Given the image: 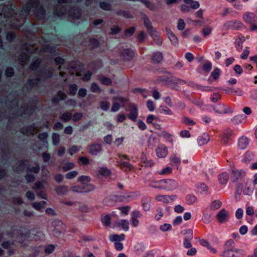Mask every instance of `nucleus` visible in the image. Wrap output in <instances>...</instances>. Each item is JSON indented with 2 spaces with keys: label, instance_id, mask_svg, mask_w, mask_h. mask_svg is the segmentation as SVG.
Segmentation results:
<instances>
[{
  "label": "nucleus",
  "instance_id": "obj_1",
  "mask_svg": "<svg viewBox=\"0 0 257 257\" xmlns=\"http://www.w3.org/2000/svg\"><path fill=\"white\" fill-rule=\"evenodd\" d=\"M15 6L11 5L4 6L0 15L11 18L8 23L13 28L18 29L25 23L27 16L31 11L34 12L38 20H43L45 17V10L39 5V0H30L24 6L19 14L15 13Z\"/></svg>",
  "mask_w": 257,
  "mask_h": 257
},
{
  "label": "nucleus",
  "instance_id": "obj_2",
  "mask_svg": "<svg viewBox=\"0 0 257 257\" xmlns=\"http://www.w3.org/2000/svg\"><path fill=\"white\" fill-rule=\"evenodd\" d=\"M8 102H6L7 107L8 108V112L10 114L14 115H23V114L30 115L33 111V106H21L19 109L18 103L19 100L16 92L10 93L8 96Z\"/></svg>",
  "mask_w": 257,
  "mask_h": 257
},
{
  "label": "nucleus",
  "instance_id": "obj_3",
  "mask_svg": "<svg viewBox=\"0 0 257 257\" xmlns=\"http://www.w3.org/2000/svg\"><path fill=\"white\" fill-rule=\"evenodd\" d=\"M31 230H25L22 229H13L8 234L13 241L20 244L21 247H26L27 244L25 243V241L28 240L31 237Z\"/></svg>",
  "mask_w": 257,
  "mask_h": 257
},
{
  "label": "nucleus",
  "instance_id": "obj_4",
  "mask_svg": "<svg viewBox=\"0 0 257 257\" xmlns=\"http://www.w3.org/2000/svg\"><path fill=\"white\" fill-rule=\"evenodd\" d=\"M23 48L26 50V52L22 53L19 57V60L22 66L25 65L27 61L29 59V53H34L37 50V48H35L34 46H28V45H24Z\"/></svg>",
  "mask_w": 257,
  "mask_h": 257
},
{
  "label": "nucleus",
  "instance_id": "obj_5",
  "mask_svg": "<svg viewBox=\"0 0 257 257\" xmlns=\"http://www.w3.org/2000/svg\"><path fill=\"white\" fill-rule=\"evenodd\" d=\"M54 229L53 234L55 237H59L61 234L65 232L66 230L65 224L60 220H55L52 222Z\"/></svg>",
  "mask_w": 257,
  "mask_h": 257
},
{
  "label": "nucleus",
  "instance_id": "obj_6",
  "mask_svg": "<svg viewBox=\"0 0 257 257\" xmlns=\"http://www.w3.org/2000/svg\"><path fill=\"white\" fill-rule=\"evenodd\" d=\"M161 183H162V188H163L164 190H173L176 189L178 186L177 183L173 179H163Z\"/></svg>",
  "mask_w": 257,
  "mask_h": 257
},
{
  "label": "nucleus",
  "instance_id": "obj_7",
  "mask_svg": "<svg viewBox=\"0 0 257 257\" xmlns=\"http://www.w3.org/2000/svg\"><path fill=\"white\" fill-rule=\"evenodd\" d=\"M127 111L129 112L128 117L134 121H136L138 116V109L137 106L134 103L128 105Z\"/></svg>",
  "mask_w": 257,
  "mask_h": 257
},
{
  "label": "nucleus",
  "instance_id": "obj_8",
  "mask_svg": "<svg viewBox=\"0 0 257 257\" xmlns=\"http://www.w3.org/2000/svg\"><path fill=\"white\" fill-rule=\"evenodd\" d=\"M40 81V78H37L35 79H30L24 85L23 88V91L24 92L30 91L32 89V88L37 86Z\"/></svg>",
  "mask_w": 257,
  "mask_h": 257
},
{
  "label": "nucleus",
  "instance_id": "obj_9",
  "mask_svg": "<svg viewBox=\"0 0 257 257\" xmlns=\"http://www.w3.org/2000/svg\"><path fill=\"white\" fill-rule=\"evenodd\" d=\"M243 253L242 250L238 249H227L222 253L224 257H240Z\"/></svg>",
  "mask_w": 257,
  "mask_h": 257
},
{
  "label": "nucleus",
  "instance_id": "obj_10",
  "mask_svg": "<svg viewBox=\"0 0 257 257\" xmlns=\"http://www.w3.org/2000/svg\"><path fill=\"white\" fill-rule=\"evenodd\" d=\"M120 56L124 61L132 59L135 56V52L131 49H124L120 52Z\"/></svg>",
  "mask_w": 257,
  "mask_h": 257
},
{
  "label": "nucleus",
  "instance_id": "obj_11",
  "mask_svg": "<svg viewBox=\"0 0 257 257\" xmlns=\"http://www.w3.org/2000/svg\"><path fill=\"white\" fill-rule=\"evenodd\" d=\"M40 129V127L35 126V124L33 123L30 126L22 128L21 132L26 136L33 135L37 131H39Z\"/></svg>",
  "mask_w": 257,
  "mask_h": 257
},
{
  "label": "nucleus",
  "instance_id": "obj_12",
  "mask_svg": "<svg viewBox=\"0 0 257 257\" xmlns=\"http://www.w3.org/2000/svg\"><path fill=\"white\" fill-rule=\"evenodd\" d=\"M224 27L226 30L230 29L238 30L243 27V25L240 22L234 21H229L224 24Z\"/></svg>",
  "mask_w": 257,
  "mask_h": 257
},
{
  "label": "nucleus",
  "instance_id": "obj_13",
  "mask_svg": "<svg viewBox=\"0 0 257 257\" xmlns=\"http://www.w3.org/2000/svg\"><path fill=\"white\" fill-rule=\"evenodd\" d=\"M28 163V161L26 160L18 161L13 167L14 171L17 173L24 171Z\"/></svg>",
  "mask_w": 257,
  "mask_h": 257
},
{
  "label": "nucleus",
  "instance_id": "obj_14",
  "mask_svg": "<svg viewBox=\"0 0 257 257\" xmlns=\"http://www.w3.org/2000/svg\"><path fill=\"white\" fill-rule=\"evenodd\" d=\"M245 175V172L239 171L238 170H233L231 174V180L232 182H235L241 179Z\"/></svg>",
  "mask_w": 257,
  "mask_h": 257
},
{
  "label": "nucleus",
  "instance_id": "obj_15",
  "mask_svg": "<svg viewBox=\"0 0 257 257\" xmlns=\"http://www.w3.org/2000/svg\"><path fill=\"white\" fill-rule=\"evenodd\" d=\"M228 217L229 213L225 209H222L216 215V218L220 223L226 222Z\"/></svg>",
  "mask_w": 257,
  "mask_h": 257
},
{
  "label": "nucleus",
  "instance_id": "obj_16",
  "mask_svg": "<svg viewBox=\"0 0 257 257\" xmlns=\"http://www.w3.org/2000/svg\"><path fill=\"white\" fill-rule=\"evenodd\" d=\"M142 19L143 20L144 25L149 34L156 31V30L153 27L149 18L146 14L142 15Z\"/></svg>",
  "mask_w": 257,
  "mask_h": 257
},
{
  "label": "nucleus",
  "instance_id": "obj_17",
  "mask_svg": "<svg viewBox=\"0 0 257 257\" xmlns=\"http://www.w3.org/2000/svg\"><path fill=\"white\" fill-rule=\"evenodd\" d=\"M102 151L101 145L98 144H91L89 146L88 152L92 155H96Z\"/></svg>",
  "mask_w": 257,
  "mask_h": 257
},
{
  "label": "nucleus",
  "instance_id": "obj_18",
  "mask_svg": "<svg viewBox=\"0 0 257 257\" xmlns=\"http://www.w3.org/2000/svg\"><path fill=\"white\" fill-rule=\"evenodd\" d=\"M81 15V10L78 7L72 8L69 11V17L73 20L78 19Z\"/></svg>",
  "mask_w": 257,
  "mask_h": 257
},
{
  "label": "nucleus",
  "instance_id": "obj_19",
  "mask_svg": "<svg viewBox=\"0 0 257 257\" xmlns=\"http://www.w3.org/2000/svg\"><path fill=\"white\" fill-rule=\"evenodd\" d=\"M243 20L247 23L252 24L257 20L255 15L251 13L246 12L243 16Z\"/></svg>",
  "mask_w": 257,
  "mask_h": 257
},
{
  "label": "nucleus",
  "instance_id": "obj_20",
  "mask_svg": "<svg viewBox=\"0 0 257 257\" xmlns=\"http://www.w3.org/2000/svg\"><path fill=\"white\" fill-rule=\"evenodd\" d=\"M117 165L124 171H131L133 169V166L130 163L122 160L117 162Z\"/></svg>",
  "mask_w": 257,
  "mask_h": 257
},
{
  "label": "nucleus",
  "instance_id": "obj_21",
  "mask_svg": "<svg viewBox=\"0 0 257 257\" xmlns=\"http://www.w3.org/2000/svg\"><path fill=\"white\" fill-rule=\"evenodd\" d=\"M157 156L160 158H165L168 154V150L165 146H162L156 150Z\"/></svg>",
  "mask_w": 257,
  "mask_h": 257
},
{
  "label": "nucleus",
  "instance_id": "obj_22",
  "mask_svg": "<svg viewBox=\"0 0 257 257\" xmlns=\"http://www.w3.org/2000/svg\"><path fill=\"white\" fill-rule=\"evenodd\" d=\"M210 141V137L207 133H204L198 138L197 142L199 146L206 144Z\"/></svg>",
  "mask_w": 257,
  "mask_h": 257
},
{
  "label": "nucleus",
  "instance_id": "obj_23",
  "mask_svg": "<svg viewBox=\"0 0 257 257\" xmlns=\"http://www.w3.org/2000/svg\"><path fill=\"white\" fill-rule=\"evenodd\" d=\"M166 34L172 44L175 46L177 45L178 44V40L177 37L170 29L166 28Z\"/></svg>",
  "mask_w": 257,
  "mask_h": 257
},
{
  "label": "nucleus",
  "instance_id": "obj_24",
  "mask_svg": "<svg viewBox=\"0 0 257 257\" xmlns=\"http://www.w3.org/2000/svg\"><path fill=\"white\" fill-rule=\"evenodd\" d=\"M163 55L162 52H156L153 54L152 60L155 64L160 63L163 60Z\"/></svg>",
  "mask_w": 257,
  "mask_h": 257
},
{
  "label": "nucleus",
  "instance_id": "obj_25",
  "mask_svg": "<svg viewBox=\"0 0 257 257\" xmlns=\"http://www.w3.org/2000/svg\"><path fill=\"white\" fill-rule=\"evenodd\" d=\"M66 13V9L63 6L58 5L56 7L54 11L55 15L58 16H61Z\"/></svg>",
  "mask_w": 257,
  "mask_h": 257
},
{
  "label": "nucleus",
  "instance_id": "obj_26",
  "mask_svg": "<svg viewBox=\"0 0 257 257\" xmlns=\"http://www.w3.org/2000/svg\"><path fill=\"white\" fill-rule=\"evenodd\" d=\"M170 164L178 167L181 163V159L176 155H172L170 157Z\"/></svg>",
  "mask_w": 257,
  "mask_h": 257
},
{
  "label": "nucleus",
  "instance_id": "obj_27",
  "mask_svg": "<svg viewBox=\"0 0 257 257\" xmlns=\"http://www.w3.org/2000/svg\"><path fill=\"white\" fill-rule=\"evenodd\" d=\"M56 193L59 195H62L66 194L68 191V187L64 185L59 186L55 188Z\"/></svg>",
  "mask_w": 257,
  "mask_h": 257
},
{
  "label": "nucleus",
  "instance_id": "obj_28",
  "mask_svg": "<svg viewBox=\"0 0 257 257\" xmlns=\"http://www.w3.org/2000/svg\"><path fill=\"white\" fill-rule=\"evenodd\" d=\"M40 168L39 164L38 163H35V166H29L27 168V172L28 173H34L35 174H38L40 171Z\"/></svg>",
  "mask_w": 257,
  "mask_h": 257
},
{
  "label": "nucleus",
  "instance_id": "obj_29",
  "mask_svg": "<svg viewBox=\"0 0 257 257\" xmlns=\"http://www.w3.org/2000/svg\"><path fill=\"white\" fill-rule=\"evenodd\" d=\"M98 175L104 176L105 177H109L111 172L110 170L106 167H101L98 171Z\"/></svg>",
  "mask_w": 257,
  "mask_h": 257
},
{
  "label": "nucleus",
  "instance_id": "obj_30",
  "mask_svg": "<svg viewBox=\"0 0 257 257\" xmlns=\"http://www.w3.org/2000/svg\"><path fill=\"white\" fill-rule=\"evenodd\" d=\"M232 132L230 129L225 130L222 135V139L225 143H227L230 140V137L232 135Z\"/></svg>",
  "mask_w": 257,
  "mask_h": 257
},
{
  "label": "nucleus",
  "instance_id": "obj_31",
  "mask_svg": "<svg viewBox=\"0 0 257 257\" xmlns=\"http://www.w3.org/2000/svg\"><path fill=\"white\" fill-rule=\"evenodd\" d=\"M248 144V140L247 138L242 137L238 140V146L241 149L246 148Z\"/></svg>",
  "mask_w": 257,
  "mask_h": 257
},
{
  "label": "nucleus",
  "instance_id": "obj_32",
  "mask_svg": "<svg viewBox=\"0 0 257 257\" xmlns=\"http://www.w3.org/2000/svg\"><path fill=\"white\" fill-rule=\"evenodd\" d=\"M115 224L117 226H120L123 229L127 230L128 229V221L126 220H121L120 221L115 222Z\"/></svg>",
  "mask_w": 257,
  "mask_h": 257
},
{
  "label": "nucleus",
  "instance_id": "obj_33",
  "mask_svg": "<svg viewBox=\"0 0 257 257\" xmlns=\"http://www.w3.org/2000/svg\"><path fill=\"white\" fill-rule=\"evenodd\" d=\"M229 178V175L226 173H222L218 176L219 181L222 184H226L228 181Z\"/></svg>",
  "mask_w": 257,
  "mask_h": 257
},
{
  "label": "nucleus",
  "instance_id": "obj_34",
  "mask_svg": "<svg viewBox=\"0 0 257 257\" xmlns=\"http://www.w3.org/2000/svg\"><path fill=\"white\" fill-rule=\"evenodd\" d=\"M98 80L101 82L102 84L105 85H111L112 81L111 79L106 77L103 76H99L98 77Z\"/></svg>",
  "mask_w": 257,
  "mask_h": 257
},
{
  "label": "nucleus",
  "instance_id": "obj_35",
  "mask_svg": "<svg viewBox=\"0 0 257 257\" xmlns=\"http://www.w3.org/2000/svg\"><path fill=\"white\" fill-rule=\"evenodd\" d=\"M150 35L153 39L155 43L158 46H161L162 44V41L160 39V38L158 36V33L156 31Z\"/></svg>",
  "mask_w": 257,
  "mask_h": 257
},
{
  "label": "nucleus",
  "instance_id": "obj_36",
  "mask_svg": "<svg viewBox=\"0 0 257 257\" xmlns=\"http://www.w3.org/2000/svg\"><path fill=\"white\" fill-rule=\"evenodd\" d=\"M46 204V202L42 201L39 202H34L32 204L33 207L37 210H41L43 208H44Z\"/></svg>",
  "mask_w": 257,
  "mask_h": 257
},
{
  "label": "nucleus",
  "instance_id": "obj_37",
  "mask_svg": "<svg viewBox=\"0 0 257 257\" xmlns=\"http://www.w3.org/2000/svg\"><path fill=\"white\" fill-rule=\"evenodd\" d=\"M82 187L84 193L93 191L95 188L94 185L87 183L82 184Z\"/></svg>",
  "mask_w": 257,
  "mask_h": 257
},
{
  "label": "nucleus",
  "instance_id": "obj_38",
  "mask_svg": "<svg viewBox=\"0 0 257 257\" xmlns=\"http://www.w3.org/2000/svg\"><path fill=\"white\" fill-rule=\"evenodd\" d=\"M199 243L201 245L207 247L209 249L211 250L213 252H214V253L216 252V250L215 248H213L209 244V242L206 240H205L204 239H201L199 240Z\"/></svg>",
  "mask_w": 257,
  "mask_h": 257
},
{
  "label": "nucleus",
  "instance_id": "obj_39",
  "mask_svg": "<svg viewBox=\"0 0 257 257\" xmlns=\"http://www.w3.org/2000/svg\"><path fill=\"white\" fill-rule=\"evenodd\" d=\"M109 239L111 241H120L123 240L124 239V235L123 234H121L120 235L114 234L111 235L109 236Z\"/></svg>",
  "mask_w": 257,
  "mask_h": 257
},
{
  "label": "nucleus",
  "instance_id": "obj_40",
  "mask_svg": "<svg viewBox=\"0 0 257 257\" xmlns=\"http://www.w3.org/2000/svg\"><path fill=\"white\" fill-rule=\"evenodd\" d=\"M159 137H163L170 142H173L172 136L166 132V131H163L158 134Z\"/></svg>",
  "mask_w": 257,
  "mask_h": 257
},
{
  "label": "nucleus",
  "instance_id": "obj_41",
  "mask_svg": "<svg viewBox=\"0 0 257 257\" xmlns=\"http://www.w3.org/2000/svg\"><path fill=\"white\" fill-rule=\"evenodd\" d=\"M111 217L109 215H105L102 216L101 217V221L103 224L107 227L109 226L110 223Z\"/></svg>",
  "mask_w": 257,
  "mask_h": 257
},
{
  "label": "nucleus",
  "instance_id": "obj_42",
  "mask_svg": "<svg viewBox=\"0 0 257 257\" xmlns=\"http://www.w3.org/2000/svg\"><path fill=\"white\" fill-rule=\"evenodd\" d=\"M53 75V71L52 70H48L43 72L41 75L42 79L47 80L51 77Z\"/></svg>",
  "mask_w": 257,
  "mask_h": 257
},
{
  "label": "nucleus",
  "instance_id": "obj_43",
  "mask_svg": "<svg viewBox=\"0 0 257 257\" xmlns=\"http://www.w3.org/2000/svg\"><path fill=\"white\" fill-rule=\"evenodd\" d=\"M170 197L168 195H160L156 197V199L158 201L167 203L169 202L168 198Z\"/></svg>",
  "mask_w": 257,
  "mask_h": 257
},
{
  "label": "nucleus",
  "instance_id": "obj_44",
  "mask_svg": "<svg viewBox=\"0 0 257 257\" xmlns=\"http://www.w3.org/2000/svg\"><path fill=\"white\" fill-rule=\"evenodd\" d=\"M100 7L103 10L105 11H111V6L110 4L103 2L99 3Z\"/></svg>",
  "mask_w": 257,
  "mask_h": 257
},
{
  "label": "nucleus",
  "instance_id": "obj_45",
  "mask_svg": "<svg viewBox=\"0 0 257 257\" xmlns=\"http://www.w3.org/2000/svg\"><path fill=\"white\" fill-rule=\"evenodd\" d=\"M69 94L71 95H75L77 90V85L76 84H71L69 86Z\"/></svg>",
  "mask_w": 257,
  "mask_h": 257
},
{
  "label": "nucleus",
  "instance_id": "obj_46",
  "mask_svg": "<svg viewBox=\"0 0 257 257\" xmlns=\"http://www.w3.org/2000/svg\"><path fill=\"white\" fill-rule=\"evenodd\" d=\"M142 3L151 11H155L156 9V6L148 0H142Z\"/></svg>",
  "mask_w": 257,
  "mask_h": 257
},
{
  "label": "nucleus",
  "instance_id": "obj_47",
  "mask_svg": "<svg viewBox=\"0 0 257 257\" xmlns=\"http://www.w3.org/2000/svg\"><path fill=\"white\" fill-rule=\"evenodd\" d=\"M99 106L101 109L107 111L109 108L110 104L107 101H102L99 103Z\"/></svg>",
  "mask_w": 257,
  "mask_h": 257
},
{
  "label": "nucleus",
  "instance_id": "obj_48",
  "mask_svg": "<svg viewBox=\"0 0 257 257\" xmlns=\"http://www.w3.org/2000/svg\"><path fill=\"white\" fill-rule=\"evenodd\" d=\"M117 15L118 16H123L125 18H133V16L128 11H119L117 12Z\"/></svg>",
  "mask_w": 257,
  "mask_h": 257
},
{
  "label": "nucleus",
  "instance_id": "obj_49",
  "mask_svg": "<svg viewBox=\"0 0 257 257\" xmlns=\"http://www.w3.org/2000/svg\"><path fill=\"white\" fill-rule=\"evenodd\" d=\"M71 118L72 113L68 111L65 112L61 117V119L66 122L69 121Z\"/></svg>",
  "mask_w": 257,
  "mask_h": 257
},
{
  "label": "nucleus",
  "instance_id": "obj_50",
  "mask_svg": "<svg viewBox=\"0 0 257 257\" xmlns=\"http://www.w3.org/2000/svg\"><path fill=\"white\" fill-rule=\"evenodd\" d=\"M78 181L82 184L89 182L91 180L90 178L88 176H81L77 179Z\"/></svg>",
  "mask_w": 257,
  "mask_h": 257
},
{
  "label": "nucleus",
  "instance_id": "obj_51",
  "mask_svg": "<svg viewBox=\"0 0 257 257\" xmlns=\"http://www.w3.org/2000/svg\"><path fill=\"white\" fill-rule=\"evenodd\" d=\"M242 43L243 40L240 37H238L235 42L236 48L238 52H240L242 49Z\"/></svg>",
  "mask_w": 257,
  "mask_h": 257
},
{
  "label": "nucleus",
  "instance_id": "obj_52",
  "mask_svg": "<svg viewBox=\"0 0 257 257\" xmlns=\"http://www.w3.org/2000/svg\"><path fill=\"white\" fill-rule=\"evenodd\" d=\"M142 163H143L142 166H144L145 167H152L154 165V162L152 160H148L144 158H142Z\"/></svg>",
  "mask_w": 257,
  "mask_h": 257
},
{
  "label": "nucleus",
  "instance_id": "obj_53",
  "mask_svg": "<svg viewBox=\"0 0 257 257\" xmlns=\"http://www.w3.org/2000/svg\"><path fill=\"white\" fill-rule=\"evenodd\" d=\"M90 90L92 92L100 93L101 92V89L99 86L95 82L91 84Z\"/></svg>",
  "mask_w": 257,
  "mask_h": 257
},
{
  "label": "nucleus",
  "instance_id": "obj_54",
  "mask_svg": "<svg viewBox=\"0 0 257 257\" xmlns=\"http://www.w3.org/2000/svg\"><path fill=\"white\" fill-rule=\"evenodd\" d=\"M43 51L46 52L54 53L55 51L54 47H52L50 45H45L43 47Z\"/></svg>",
  "mask_w": 257,
  "mask_h": 257
},
{
  "label": "nucleus",
  "instance_id": "obj_55",
  "mask_svg": "<svg viewBox=\"0 0 257 257\" xmlns=\"http://www.w3.org/2000/svg\"><path fill=\"white\" fill-rule=\"evenodd\" d=\"M111 199L114 201L123 202L125 199V197L121 195H113L111 196Z\"/></svg>",
  "mask_w": 257,
  "mask_h": 257
},
{
  "label": "nucleus",
  "instance_id": "obj_56",
  "mask_svg": "<svg viewBox=\"0 0 257 257\" xmlns=\"http://www.w3.org/2000/svg\"><path fill=\"white\" fill-rule=\"evenodd\" d=\"M211 68L212 64L209 61L206 62L202 67V69L207 73H208L211 70Z\"/></svg>",
  "mask_w": 257,
  "mask_h": 257
},
{
  "label": "nucleus",
  "instance_id": "obj_57",
  "mask_svg": "<svg viewBox=\"0 0 257 257\" xmlns=\"http://www.w3.org/2000/svg\"><path fill=\"white\" fill-rule=\"evenodd\" d=\"M53 144L54 145H57L60 142V136L57 133H53L52 137Z\"/></svg>",
  "mask_w": 257,
  "mask_h": 257
},
{
  "label": "nucleus",
  "instance_id": "obj_58",
  "mask_svg": "<svg viewBox=\"0 0 257 257\" xmlns=\"http://www.w3.org/2000/svg\"><path fill=\"white\" fill-rule=\"evenodd\" d=\"M220 73V70L218 68H216L212 71L211 75L213 78L214 80H216L219 78Z\"/></svg>",
  "mask_w": 257,
  "mask_h": 257
},
{
  "label": "nucleus",
  "instance_id": "obj_59",
  "mask_svg": "<svg viewBox=\"0 0 257 257\" xmlns=\"http://www.w3.org/2000/svg\"><path fill=\"white\" fill-rule=\"evenodd\" d=\"M160 112L168 115H171L172 114V111L168 107L166 106H161Z\"/></svg>",
  "mask_w": 257,
  "mask_h": 257
},
{
  "label": "nucleus",
  "instance_id": "obj_60",
  "mask_svg": "<svg viewBox=\"0 0 257 257\" xmlns=\"http://www.w3.org/2000/svg\"><path fill=\"white\" fill-rule=\"evenodd\" d=\"M41 60L39 59H37L35 61L31 63L30 69L31 70L36 69L40 65Z\"/></svg>",
  "mask_w": 257,
  "mask_h": 257
},
{
  "label": "nucleus",
  "instance_id": "obj_61",
  "mask_svg": "<svg viewBox=\"0 0 257 257\" xmlns=\"http://www.w3.org/2000/svg\"><path fill=\"white\" fill-rule=\"evenodd\" d=\"M78 174L77 171H73L70 172L66 174V178L68 179H72L76 177Z\"/></svg>",
  "mask_w": 257,
  "mask_h": 257
},
{
  "label": "nucleus",
  "instance_id": "obj_62",
  "mask_svg": "<svg viewBox=\"0 0 257 257\" xmlns=\"http://www.w3.org/2000/svg\"><path fill=\"white\" fill-rule=\"evenodd\" d=\"M74 166H75V165L73 163H71V162L67 163L63 167V168H62L63 170L64 171H68V170L73 168L74 167Z\"/></svg>",
  "mask_w": 257,
  "mask_h": 257
},
{
  "label": "nucleus",
  "instance_id": "obj_63",
  "mask_svg": "<svg viewBox=\"0 0 257 257\" xmlns=\"http://www.w3.org/2000/svg\"><path fill=\"white\" fill-rule=\"evenodd\" d=\"M99 44V41L95 39H91L89 41V45L92 48L97 47Z\"/></svg>",
  "mask_w": 257,
  "mask_h": 257
},
{
  "label": "nucleus",
  "instance_id": "obj_64",
  "mask_svg": "<svg viewBox=\"0 0 257 257\" xmlns=\"http://www.w3.org/2000/svg\"><path fill=\"white\" fill-rule=\"evenodd\" d=\"M135 31V27H131L128 29H127L125 30L124 35L126 37H130L133 35Z\"/></svg>",
  "mask_w": 257,
  "mask_h": 257
}]
</instances>
